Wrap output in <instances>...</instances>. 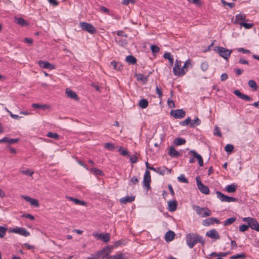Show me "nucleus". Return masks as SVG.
<instances>
[{
  "mask_svg": "<svg viewBox=\"0 0 259 259\" xmlns=\"http://www.w3.org/2000/svg\"><path fill=\"white\" fill-rule=\"evenodd\" d=\"M234 149V146L231 144H227L225 146V150L227 152H231L233 151Z\"/></svg>",
  "mask_w": 259,
  "mask_h": 259,
  "instance_id": "864d4df0",
  "label": "nucleus"
},
{
  "mask_svg": "<svg viewBox=\"0 0 259 259\" xmlns=\"http://www.w3.org/2000/svg\"><path fill=\"white\" fill-rule=\"evenodd\" d=\"M196 183L199 191L204 194H208L209 193V190L207 186L204 185L201 182L199 177H197L196 178Z\"/></svg>",
  "mask_w": 259,
  "mask_h": 259,
  "instance_id": "6e6552de",
  "label": "nucleus"
},
{
  "mask_svg": "<svg viewBox=\"0 0 259 259\" xmlns=\"http://www.w3.org/2000/svg\"><path fill=\"white\" fill-rule=\"evenodd\" d=\"M99 240H102L104 242H108L110 240V235L109 233L97 234L95 235Z\"/></svg>",
  "mask_w": 259,
  "mask_h": 259,
  "instance_id": "dca6fc26",
  "label": "nucleus"
},
{
  "mask_svg": "<svg viewBox=\"0 0 259 259\" xmlns=\"http://www.w3.org/2000/svg\"><path fill=\"white\" fill-rule=\"evenodd\" d=\"M221 2L224 6H228L230 8H233L235 6L234 3H227L224 0H221Z\"/></svg>",
  "mask_w": 259,
  "mask_h": 259,
  "instance_id": "bf43d9fd",
  "label": "nucleus"
},
{
  "mask_svg": "<svg viewBox=\"0 0 259 259\" xmlns=\"http://www.w3.org/2000/svg\"><path fill=\"white\" fill-rule=\"evenodd\" d=\"M246 257V255L244 253L237 254L230 257V259H244Z\"/></svg>",
  "mask_w": 259,
  "mask_h": 259,
  "instance_id": "e433bc0d",
  "label": "nucleus"
},
{
  "mask_svg": "<svg viewBox=\"0 0 259 259\" xmlns=\"http://www.w3.org/2000/svg\"><path fill=\"white\" fill-rule=\"evenodd\" d=\"M190 122H191V119L190 117H188L184 121L180 122V124L183 126H186L189 124L190 125Z\"/></svg>",
  "mask_w": 259,
  "mask_h": 259,
  "instance_id": "3c124183",
  "label": "nucleus"
},
{
  "mask_svg": "<svg viewBox=\"0 0 259 259\" xmlns=\"http://www.w3.org/2000/svg\"><path fill=\"white\" fill-rule=\"evenodd\" d=\"M30 203L35 207H38L39 206V203L37 199L31 198V200L30 201Z\"/></svg>",
  "mask_w": 259,
  "mask_h": 259,
  "instance_id": "13d9d810",
  "label": "nucleus"
},
{
  "mask_svg": "<svg viewBox=\"0 0 259 259\" xmlns=\"http://www.w3.org/2000/svg\"><path fill=\"white\" fill-rule=\"evenodd\" d=\"M237 51H238V52H242V53H244V54H246V53H250V51L249 50L245 49H244L243 48H240L238 49Z\"/></svg>",
  "mask_w": 259,
  "mask_h": 259,
  "instance_id": "338daca9",
  "label": "nucleus"
},
{
  "mask_svg": "<svg viewBox=\"0 0 259 259\" xmlns=\"http://www.w3.org/2000/svg\"><path fill=\"white\" fill-rule=\"evenodd\" d=\"M32 107L35 109H41L42 110H46L50 108V106L47 104H39L36 103L33 104Z\"/></svg>",
  "mask_w": 259,
  "mask_h": 259,
  "instance_id": "cd10ccee",
  "label": "nucleus"
},
{
  "mask_svg": "<svg viewBox=\"0 0 259 259\" xmlns=\"http://www.w3.org/2000/svg\"><path fill=\"white\" fill-rule=\"evenodd\" d=\"M15 21L16 23L22 26L28 25V23L22 18H15Z\"/></svg>",
  "mask_w": 259,
  "mask_h": 259,
  "instance_id": "c756f323",
  "label": "nucleus"
},
{
  "mask_svg": "<svg viewBox=\"0 0 259 259\" xmlns=\"http://www.w3.org/2000/svg\"><path fill=\"white\" fill-rule=\"evenodd\" d=\"M119 201L121 204H126L127 202H130V196L127 195L126 196L121 198Z\"/></svg>",
  "mask_w": 259,
  "mask_h": 259,
  "instance_id": "09e8293b",
  "label": "nucleus"
},
{
  "mask_svg": "<svg viewBox=\"0 0 259 259\" xmlns=\"http://www.w3.org/2000/svg\"><path fill=\"white\" fill-rule=\"evenodd\" d=\"M216 194L217 195V198L222 202H235L237 201L236 198L233 197L226 196L220 191H217Z\"/></svg>",
  "mask_w": 259,
  "mask_h": 259,
  "instance_id": "0eeeda50",
  "label": "nucleus"
},
{
  "mask_svg": "<svg viewBox=\"0 0 259 259\" xmlns=\"http://www.w3.org/2000/svg\"><path fill=\"white\" fill-rule=\"evenodd\" d=\"M186 143V140L181 138H177L174 140V143L177 146L182 145Z\"/></svg>",
  "mask_w": 259,
  "mask_h": 259,
  "instance_id": "f704fd0d",
  "label": "nucleus"
},
{
  "mask_svg": "<svg viewBox=\"0 0 259 259\" xmlns=\"http://www.w3.org/2000/svg\"><path fill=\"white\" fill-rule=\"evenodd\" d=\"M127 35H125V37H116L115 40L120 45L123 47L126 46L128 44V40L126 39Z\"/></svg>",
  "mask_w": 259,
  "mask_h": 259,
  "instance_id": "a211bd4d",
  "label": "nucleus"
},
{
  "mask_svg": "<svg viewBox=\"0 0 259 259\" xmlns=\"http://www.w3.org/2000/svg\"><path fill=\"white\" fill-rule=\"evenodd\" d=\"M156 93L157 94L158 97L161 98L162 96V92L161 90L157 85L156 87Z\"/></svg>",
  "mask_w": 259,
  "mask_h": 259,
  "instance_id": "052dcab7",
  "label": "nucleus"
},
{
  "mask_svg": "<svg viewBox=\"0 0 259 259\" xmlns=\"http://www.w3.org/2000/svg\"><path fill=\"white\" fill-rule=\"evenodd\" d=\"M173 72L175 75L182 76L186 73V70L182 67V62L180 60H176L173 68Z\"/></svg>",
  "mask_w": 259,
  "mask_h": 259,
  "instance_id": "f03ea898",
  "label": "nucleus"
},
{
  "mask_svg": "<svg viewBox=\"0 0 259 259\" xmlns=\"http://www.w3.org/2000/svg\"><path fill=\"white\" fill-rule=\"evenodd\" d=\"M118 151L119 152L120 154L122 156H128V151L126 149H123L121 146L118 147Z\"/></svg>",
  "mask_w": 259,
  "mask_h": 259,
  "instance_id": "ea45409f",
  "label": "nucleus"
},
{
  "mask_svg": "<svg viewBox=\"0 0 259 259\" xmlns=\"http://www.w3.org/2000/svg\"><path fill=\"white\" fill-rule=\"evenodd\" d=\"M234 95L237 96L238 98L242 100H246L250 101L252 100V99L248 96L242 94L239 90H236L233 92Z\"/></svg>",
  "mask_w": 259,
  "mask_h": 259,
  "instance_id": "f3484780",
  "label": "nucleus"
},
{
  "mask_svg": "<svg viewBox=\"0 0 259 259\" xmlns=\"http://www.w3.org/2000/svg\"><path fill=\"white\" fill-rule=\"evenodd\" d=\"M193 208L196 213L202 218L209 217L211 215L210 210L207 207H201L198 205H193Z\"/></svg>",
  "mask_w": 259,
  "mask_h": 259,
  "instance_id": "7ed1b4c3",
  "label": "nucleus"
},
{
  "mask_svg": "<svg viewBox=\"0 0 259 259\" xmlns=\"http://www.w3.org/2000/svg\"><path fill=\"white\" fill-rule=\"evenodd\" d=\"M178 180L179 181L185 183H188V180L185 177V176L183 175H181L178 178Z\"/></svg>",
  "mask_w": 259,
  "mask_h": 259,
  "instance_id": "6e6d98bb",
  "label": "nucleus"
},
{
  "mask_svg": "<svg viewBox=\"0 0 259 259\" xmlns=\"http://www.w3.org/2000/svg\"><path fill=\"white\" fill-rule=\"evenodd\" d=\"M236 220V219L235 217L230 218L224 222V226L230 225L232 224H233L234 222H235V221Z\"/></svg>",
  "mask_w": 259,
  "mask_h": 259,
  "instance_id": "58836bf2",
  "label": "nucleus"
},
{
  "mask_svg": "<svg viewBox=\"0 0 259 259\" xmlns=\"http://www.w3.org/2000/svg\"><path fill=\"white\" fill-rule=\"evenodd\" d=\"M200 120L198 117H196L193 121L191 120V122H190V126L194 127L195 125H199L200 124Z\"/></svg>",
  "mask_w": 259,
  "mask_h": 259,
  "instance_id": "a19ab883",
  "label": "nucleus"
},
{
  "mask_svg": "<svg viewBox=\"0 0 259 259\" xmlns=\"http://www.w3.org/2000/svg\"><path fill=\"white\" fill-rule=\"evenodd\" d=\"M246 19V16L244 14H239L235 16V20L234 21V23L235 24H239V23H242V22H240V21H244Z\"/></svg>",
  "mask_w": 259,
  "mask_h": 259,
  "instance_id": "bb28decb",
  "label": "nucleus"
},
{
  "mask_svg": "<svg viewBox=\"0 0 259 259\" xmlns=\"http://www.w3.org/2000/svg\"><path fill=\"white\" fill-rule=\"evenodd\" d=\"M239 25L247 29H250L253 26V23H247L245 22L239 23Z\"/></svg>",
  "mask_w": 259,
  "mask_h": 259,
  "instance_id": "37998d69",
  "label": "nucleus"
},
{
  "mask_svg": "<svg viewBox=\"0 0 259 259\" xmlns=\"http://www.w3.org/2000/svg\"><path fill=\"white\" fill-rule=\"evenodd\" d=\"M138 161V157L136 155L131 156V162L133 163H136Z\"/></svg>",
  "mask_w": 259,
  "mask_h": 259,
  "instance_id": "0e129e2a",
  "label": "nucleus"
},
{
  "mask_svg": "<svg viewBox=\"0 0 259 259\" xmlns=\"http://www.w3.org/2000/svg\"><path fill=\"white\" fill-rule=\"evenodd\" d=\"M38 64L40 67L43 68L49 69L50 70L55 69L54 65L47 61L39 60Z\"/></svg>",
  "mask_w": 259,
  "mask_h": 259,
  "instance_id": "ddd939ff",
  "label": "nucleus"
},
{
  "mask_svg": "<svg viewBox=\"0 0 259 259\" xmlns=\"http://www.w3.org/2000/svg\"><path fill=\"white\" fill-rule=\"evenodd\" d=\"M187 245L190 248H192L197 243H199L204 245L205 239L199 234L194 233H188L186 236Z\"/></svg>",
  "mask_w": 259,
  "mask_h": 259,
  "instance_id": "f257e3e1",
  "label": "nucleus"
},
{
  "mask_svg": "<svg viewBox=\"0 0 259 259\" xmlns=\"http://www.w3.org/2000/svg\"><path fill=\"white\" fill-rule=\"evenodd\" d=\"M18 141V139H11L6 137L0 140V143H7L10 144H12L13 143L17 142Z\"/></svg>",
  "mask_w": 259,
  "mask_h": 259,
  "instance_id": "a878e982",
  "label": "nucleus"
},
{
  "mask_svg": "<svg viewBox=\"0 0 259 259\" xmlns=\"http://www.w3.org/2000/svg\"><path fill=\"white\" fill-rule=\"evenodd\" d=\"M120 244H121L120 241H117L114 243V246H112V245L111 246H107L106 247L104 248L101 251V252L103 253L105 251V250L106 249H108L109 250L108 252L106 253V255H108L111 252V251L113 249L114 246L117 247V246H119V245H120Z\"/></svg>",
  "mask_w": 259,
  "mask_h": 259,
  "instance_id": "412c9836",
  "label": "nucleus"
},
{
  "mask_svg": "<svg viewBox=\"0 0 259 259\" xmlns=\"http://www.w3.org/2000/svg\"><path fill=\"white\" fill-rule=\"evenodd\" d=\"M48 1L53 7H56L59 5V2L57 0H48Z\"/></svg>",
  "mask_w": 259,
  "mask_h": 259,
  "instance_id": "680f3d73",
  "label": "nucleus"
},
{
  "mask_svg": "<svg viewBox=\"0 0 259 259\" xmlns=\"http://www.w3.org/2000/svg\"><path fill=\"white\" fill-rule=\"evenodd\" d=\"M189 153L191 154L193 157L196 158L198 160V164L200 166H202L203 165V160L202 156L195 150H191L189 151Z\"/></svg>",
  "mask_w": 259,
  "mask_h": 259,
  "instance_id": "4468645a",
  "label": "nucleus"
},
{
  "mask_svg": "<svg viewBox=\"0 0 259 259\" xmlns=\"http://www.w3.org/2000/svg\"><path fill=\"white\" fill-rule=\"evenodd\" d=\"M249 228V225H242L239 226V230L240 232H243L247 231Z\"/></svg>",
  "mask_w": 259,
  "mask_h": 259,
  "instance_id": "8fccbe9b",
  "label": "nucleus"
},
{
  "mask_svg": "<svg viewBox=\"0 0 259 259\" xmlns=\"http://www.w3.org/2000/svg\"><path fill=\"white\" fill-rule=\"evenodd\" d=\"M171 172V169L167 168L166 167L163 166L161 167H158L157 169V173L161 175H164L166 173L170 174Z\"/></svg>",
  "mask_w": 259,
  "mask_h": 259,
  "instance_id": "4be33fe9",
  "label": "nucleus"
},
{
  "mask_svg": "<svg viewBox=\"0 0 259 259\" xmlns=\"http://www.w3.org/2000/svg\"><path fill=\"white\" fill-rule=\"evenodd\" d=\"M175 236V233L172 231H168L165 235V240L167 242H170L173 240Z\"/></svg>",
  "mask_w": 259,
  "mask_h": 259,
  "instance_id": "393cba45",
  "label": "nucleus"
},
{
  "mask_svg": "<svg viewBox=\"0 0 259 259\" xmlns=\"http://www.w3.org/2000/svg\"><path fill=\"white\" fill-rule=\"evenodd\" d=\"M167 105L170 108L175 107V103L174 102L173 100L168 98L167 100Z\"/></svg>",
  "mask_w": 259,
  "mask_h": 259,
  "instance_id": "e2e57ef3",
  "label": "nucleus"
},
{
  "mask_svg": "<svg viewBox=\"0 0 259 259\" xmlns=\"http://www.w3.org/2000/svg\"><path fill=\"white\" fill-rule=\"evenodd\" d=\"M237 189V186L235 184H231L228 185L226 187V191L229 193H233L236 191Z\"/></svg>",
  "mask_w": 259,
  "mask_h": 259,
  "instance_id": "c85d7f7f",
  "label": "nucleus"
},
{
  "mask_svg": "<svg viewBox=\"0 0 259 259\" xmlns=\"http://www.w3.org/2000/svg\"><path fill=\"white\" fill-rule=\"evenodd\" d=\"M66 94L67 96L70 99H74L76 101H78L79 100V98L76 93L69 89H67L66 90Z\"/></svg>",
  "mask_w": 259,
  "mask_h": 259,
  "instance_id": "6ab92c4d",
  "label": "nucleus"
},
{
  "mask_svg": "<svg viewBox=\"0 0 259 259\" xmlns=\"http://www.w3.org/2000/svg\"><path fill=\"white\" fill-rule=\"evenodd\" d=\"M208 67L209 65L207 62H202L200 65L201 70L204 72L206 71L208 69Z\"/></svg>",
  "mask_w": 259,
  "mask_h": 259,
  "instance_id": "c03bdc74",
  "label": "nucleus"
},
{
  "mask_svg": "<svg viewBox=\"0 0 259 259\" xmlns=\"http://www.w3.org/2000/svg\"><path fill=\"white\" fill-rule=\"evenodd\" d=\"M7 228L3 226H0V238H3L6 235Z\"/></svg>",
  "mask_w": 259,
  "mask_h": 259,
  "instance_id": "a18cd8bd",
  "label": "nucleus"
},
{
  "mask_svg": "<svg viewBox=\"0 0 259 259\" xmlns=\"http://www.w3.org/2000/svg\"><path fill=\"white\" fill-rule=\"evenodd\" d=\"M243 221L246 222L248 224L249 227L252 229L259 231V224L255 219L246 217L243 219Z\"/></svg>",
  "mask_w": 259,
  "mask_h": 259,
  "instance_id": "423d86ee",
  "label": "nucleus"
},
{
  "mask_svg": "<svg viewBox=\"0 0 259 259\" xmlns=\"http://www.w3.org/2000/svg\"><path fill=\"white\" fill-rule=\"evenodd\" d=\"M168 154L171 157H178L181 155L180 153L172 146L170 147Z\"/></svg>",
  "mask_w": 259,
  "mask_h": 259,
  "instance_id": "5701e85b",
  "label": "nucleus"
},
{
  "mask_svg": "<svg viewBox=\"0 0 259 259\" xmlns=\"http://www.w3.org/2000/svg\"><path fill=\"white\" fill-rule=\"evenodd\" d=\"M213 134L214 135H217L219 137H222L221 132L218 125H215L214 126Z\"/></svg>",
  "mask_w": 259,
  "mask_h": 259,
  "instance_id": "49530a36",
  "label": "nucleus"
},
{
  "mask_svg": "<svg viewBox=\"0 0 259 259\" xmlns=\"http://www.w3.org/2000/svg\"><path fill=\"white\" fill-rule=\"evenodd\" d=\"M108 259H124L123 254L120 253L113 256H110L108 257Z\"/></svg>",
  "mask_w": 259,
  "mask_h": 259,
  "instance_id": "de8ad7c7",
  "label": "nucleus"
},
{
  "mask_svg": "<svg viewBox=\"0 0 259 259\" xmlns=\"http://www.w3.org/2000/svg\"><path fill=\"white\" fill-rule=\"evenodd\" d=\"M135 76L138 81H141L143 83H146L148 80V76H145L141 73H135Z\"/></svg>",
  "mask_w": 259,
  "mask_h": 259,
  "instance_id": "b1692460",
  "label": "nucleus"
},
{
  "mask_svg": "<svg viewBox=\"0 0 259 259\" xmlns=\"http://www.w3.org/2000/svg\"><path fill=\"white\" fill-rule=\"evenodd\" d=\"M214 51L218 53L221 57L226 60L228 59L232 52V50H229L223 47H216L214 48Z\"/></svg>",
  "mask_w": 259,
  "mask_h": 259,
  "instance_id": "20e7f679",
  "label": "nucleus"
},
{
  "mask_svg": "<svg viewBox=\"0 0 259 259\" xmlns=\"http://www.w3.org/2000/svg\"><path fill=\"white\" fill-rule=\"evenodd\" d=\"M167 204L169 211H174L177 209L178 203L176 200L168 201Z\"/></svg>",
  "mask_w": 259,
  "mask_h": 259,
  "instance_id": "aec40b11",
  "label": "nucleus"
},
{
  "mask_svg": "<svg viewBox=\"0 0 259 259\" xmlns=\"http://www.w3.org/2000/svg\"><path fill=\"white\" fill-rule=\"evenodd\" d=\"M139 106L142 109H145L148 106V102L146 99H143L140 100L139 103Z\"/></svg>",
  "mask_w": 259,
  "mask_h": 259,
  "instance_id": "2f4dec72",
  "label": "nucleus"
},
{
  "mask_svg": "<svg viewBox=\"0 0 259 259\" xmlns=\"http://www.w3.org/2000/svg\"><path fill=\"white\" fill-rule=\"evenodd\" d=\"M150 173L149 170H146L144 176L143 185L144 187L147 189V190H148L149 189H150Z\"/></svg>",
  "mask_w": 259,
  "mask_h": 259,
  "instance_id": "9b49d317",
  "label": "nucleus"
},
{
  "mask_svg": "<svg viewBox=\"0 0 259 259\" xmlns=\"http://www.w3.org/2000/svg\"><path fill=\"white\" fill-rule=\"evenodd\" d=\"M104 147L110 151H113L115 149L117 148L118 146H115L114 144L111 143H107L105 144Z\"/></svg>",
  "mask_w": 259,
  "mask_h": 259,
  "instance_id": "c9c22d12",
  "label": "nucleus"
},
{
  "mask_svg": "<svg viewBox=\"0 0 259 259\" xmlns=\"http://www.w3.org/2000/svg\"><path fill=\"white\" fill-rule=\"evenodd\" d=\"M9 231L25 237H27L30 235V233L26 229L21 227H16L10 229Z\"/></svg>",
  "mask_w": 259,
  "mask_h": 259,
  "instance_id": "1a4fd4ad",
  "label": "nucleus"
},
{
  "mask_svg": "<svg viewBox=\"0 0 259 259\" xmlns=\"http://www.w3.org/2000/svg\"><path fill=\"white\" fill-rule=\"evenodd\" d=\"M91 172L93 173L96 176H102L104 175V173L102 171L96 167L92 168L91 169Z\"/></svg>",
  "mask_w": 259,
  "mask_h": 259,
  "instance_id": "72a5a7b5",
  "label": "nucleus"
},
{
  "mask_svg": "<svg viewBox=\"0 0 259 259\" xmlns=\"http://www.w3.org/2000/svg\"><path fill=\"white\" fill-rule=\"evenodd\" d=\"M234 71L238 76L241 75L243 72V70L239 68H235Z\"/></svg>",
  "mask_w": 259,
  "mask_h": 259,
  "instance_id": "774afa93",
  "label": "nucleus"
},
{
  "mask_svg": "<svg viewBox=\"0 0 259 259\" xmlns=\"http://www.w3.org/2000/svg\"><path fill=\"white\" fill-rule=\"evenodd\" d=\"M73 202L77 205H86L85 202L80 200L77 198H74Z\"/></svg>",
  "mask_w": 259,
  "mask_h": 259,
  "instance_id": "5fc2aeb1",
  "label": "nucleus"
},
{
  "mask_svg": "<svg viewBox=\"0 0 259 259\" xmlns=\"http://www.w3.org/2000/svg\"><path fill=\"white\" fill-rule=\"evenodd\" d=\"M172 57V56H171V54L169 52H165L163 55V58L165 59L169 60Z\"/></svg>",
  "mask_w": 259,
  "mask_h": 259,
  "instance_id": "69168bd1",
  "label": "nucleus"
},
{
  "mask_svg": "<svg viewBox=\"0 0 259 259\" xmlns=\"http://www.w3.org/2000/svg\"><path fill=\"white\" fill-rule=\"evenodd\" d=\"M110 65L113 67L114 69L120 70L122 67V65L119 62L113 61L111 62Z\"/></svg>",
  "mask_w": 259,
  "mask_h": 259,
  "instance_id": "473e14b6",
  "label": "nucleus"
},
{
  "mask_svg": "<svg viewBox=\"0 0 259 259\" xmlns=\"http://www.w3.org/2000/svg\"><path fill=\"white\" fill-rule=\"evenodd\" d=\"M151 50L153 53H157L159 51V48L156 45H152L151 46Z\"/></svg>",
  "mask_w": 259,
  "mask_h": 259,
  "instance_id": "603ef678",
  "label": "nucleus"
},
{
  "mask_svg": "<svg viewBox=\"0 0 259 259\" xmlns=\"http://www.w3.org/2000/svg\"><path fill=\"white\" fill-rule=\"evenodd\" d=\"M192 60L190 59L187 60L183 66V69L186 70V72L188 71L189 68H192Z\"/></svg>",
  "mask_w": 259,
  "mask_h": 259,
  "instance_id": "7c9ffc66",
  "label": "nucleus"
},
{
  "mask_svg": "<svg viewBox=\"0 0 259 259\" xmlns=\"http://www.w3.org/2000/svg\"><path fill=\"white\" fill-rule=\"evenodd\" d=\"M79 25L82 30L85 31L91 34H93L97 32L96 28L90 23L85 22H81L79 23Z\"/></svg>",
  "mask_w": 259,
  "mask_h": 259,
  "instance_id": "39448f33",
  "label": "nucleus"
},
{
  "mask_svg": "<svg viewBox=\"0 0 259 259\" xmlns=\"http://www.w3.org/2000/svg\"><path fill=\"white\" fill-rule=\"evenodd\" d=\"M170 115L176 119L182 118L185 116L186 112L182 109L171 110Z\"/></svg>",
  "mask_w": 259,
  "mask_h": 259,
  "instance_id": "9d476101",
  "label": "nucleus"
},
{
  "mask_svg": "<svg viewBox=\"0 0 259 259\" xmlns=\"http://www.w3.org/2000/svg\"><path fill=\"white\" fill-rule=\"evenodd\" d=\"M248 85L251 88H252L254 91H256L257 89V85L256 82L253 80H250L248 81Z\"/></svg>",
  "mask_w": 259,
  "mask_h": 259,
  "instance_id": "4c0bfd02",
  "label": "nucleus"
},
{
  "mask_svg": "<svg viewBox=\"0 0 259 259\" xmlns=\"http://www.w3.org/2000/svg\"><path fill=\"white\" fill-rule=\"evenodd\" d=\"M206 235L211 239H214L215 240L219 239L220 238L219 234L215 229H212L207 231L206 233Z\"/></svg>",
  "mask_w": 259,
  "mask_h": 259,
  "instance_id": "2eb2a0df",
  "label": "nucleus"
},
{
  "mask_svg": "<svg viewBox=\"0 0 259 259\" xmlns=\"http://www.w3.org/2000/svg\"><path fill=\"white\" fill-rule=\"evenodd\" d=\"M47 136L49 138H53L54 139H58L59 135L57 133H54L52 132H49L47 134Z\"/></svg>",
  "mask_w": 259,
  "mask_h": 259,
  "instance_id": "79ce46f5",
  "label": "nucleus"
},
{
  "mask_svg": "<svg viewBox=\"0 0 259 259\" xmlns=\"http://www.w3.org/2000/svg\"><path fill=\"white\" fill-rule=\"evenodd\" d=\"M21 173H22L24 175H26L27 176H32L33 174V171L29 170V169L21 170Z\"/></svg>",
  "mask_w": 259,
  "mask_h": 259,
  "instance_id": "4d7b16f0",
  "label": "nucleus"
},
{
  "mask_svg": "<svg viewBox=\"0 0 259 259\" xmlns=\"http://www.w3.org/2000/svg\"><path fill=\"white\" fill-rule=\"evenodd\" d=\"M214 223L220 224L221 223V222L217 218H209L203 220L202 222V224L204 226H209L211 225L214 224Z\"/></svg>",
  "mask_w": 259,
  "mask_h": 259,
  "instance_id": "f8f14e48",
  "label": "nucleus"
}]
</instances>
